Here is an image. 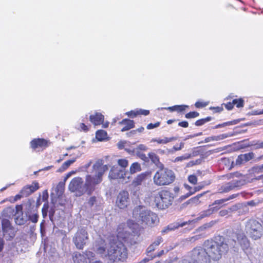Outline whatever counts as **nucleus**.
Segmentation results:
<instances>
[{
  "mask_svg": "<svg viewBox=\"0 0 263 263\" xmlns=\"http://www.w3.org/2000/svg\"><path fill=\"white\" fill-rule=\"evenodd\" d=\"M193 194H194V192H192V191H190L189 193H187L185 195L181 196L180 199L182 201V200L187 198V197H189V196H190L191 195H192Z\"/></svg>",
  "mask_w": 263,
  "mask_h": 263,
  "instance_id": "obj_58",
  "label": "nucleus"
},
{
  "mask_svg": "<svg viewBox=\"0 0 263 263\" xmlns=\"http://www.w3.org/2000/svg\"><path fill=\"white\" fill-rule=\"evenodd\" d=\"M212 120V118L211 117H208L204 119H201L200 120H198L196 121L195 124L196 126H201L203 125L206 122H208Z\"/></svg>",
  "mask_w": 263,
  "mask_h": 263,
  "instance_id": "obj_38",
  "label": "nucleus"
},
{
  "mask_svg": "<svg viewBox=\"0 0 263 263\" xmlns=\"http://www.w3.org/2000/svg\"><path fill=\"white\" fill-rule=\"evenodd\" d=\"M239 122V120H233V121H229V122H224L222 124H218L216 126L215 128H220V127H224V126H230V125H235L237 123H238Z\"/></svg>",
  "mask_w": 263,
  "mask_h": 263,
  "instance_id": "obj_35",
  "label": "nucleus"
},
{
  "mask_svg": "<svg viewBox=\"0 0 263 263\" xmlns=\"http://www.w3.org/2000/svg\"><path fill=\"white\" fill-rule=\"evenodd\" d=\"M160 125V122H158L155 123V124L150 123L148 124L147 126V128L148 129H153L154 128L157 127Z\"/></svg>",
  "mask_w": 263,
  "mask_h": 263,
  "instance_id": "obj_52",
  "label": "nucleus"
},
{
  "mask_svg": "<svg viewBox=\"0 0 263 263\" xmlns=\"http://www.w3.org/2000/svg\"><path fill=\"white\" fill-rule=\"evenodd\" d=\"M236 209V206H233L232 207H231L230 208H229L227 210H221L219 212V215L220 216H226L230 212H231V211H235Z\"/></svg>",
  "mask_w": 263,
  "mask_h": 263,
  "instance_id": "obj_37",
  "label": "nucleus"
},
{
  "mask_svg": "<svg viewBox=\"0 0 263 263\" xmlns=\"http://www.w3.org/2000/svg\"><path fill=\"white\" fill-rule=\"evenodd\" d=\"M237 175H238L237 173H231V174L226 175L223 176V177L226 179L230 180L231 179H233L235 176L237 177Z\"/></svg>",
  "mask_w": 263,
  "mask_h": 263,
  "instance_id": "obj_51",
  "label": "nucleus"
},
{
  "mask_svg": "<svg viewBox=\"0 0 263 263\" xmlns=\"http://www.w3.org/2000/svg\"><path fill=\"white\" fill-rule=\"evenodd\" d=\"M118 164L121 167L125 168L128 165V161L125 159H120L118 160Z\"/></svg>",
  "mask_w": 263,
  "mask_h": 263,
  "instance_id": "obj_42",
  "label": "nucleus"
},
{
  "mask_svg": "<svg viewBox=\"0 0 263 263\" xmlns=\"http://www.w3.org/2000/svg\"><path fill=\"white\" fill-rule=\"evenodd\" d=\"M243 100L242 99H234L232 101L233 106L235 105L237 107H241L243 106Z\"/></svg>",
  "mask_w": 263,
  "mask_h": 263,
  "instance_id": "obj_41",
  "label": "nucleus"
},
{
  "mask_svg": "<svg viewBox=\"0 0 263 263\" xmlns=\"http://www.w3.org/2000/svg\"><path fill=\"white\" fill-rule=\"evenodd\" d=\"M204 194V193H202V194H198L196 196L193 197V198H191L190 200H189L187 201H186L185 204H189V203H195V202H197L199 199Z\"/></svg>",
  "mask_w": 263,
  "mask_h": 263,
  "instance_id": "obj_40",
  "label": "nucleus"
},
{
  "mask_svg": "<svg viewBox=\"0 0 263 263\" xmlns=\"http://www.w3.org/2000/svg\"><path fill=\"white\" fill-rule=\"evenodd\" d=\"M191 154H186L183 156L177 157L175 159L174 162L187 160L191 158Z\"/></svg>",
  "mask_w": 263,
  "mask_h": 263,
  "instance_id": "obj_39",
  "label": "nucleus"
},
{
  "mask_svg": "<svg viewBox=\"0 0 263 263\" xmlns=\"http://www.w3.org/2000/svg\"><path fill=\"white\" fill-rule=\"evenodd\" d=\"M147 149V147L144 144H140L136 148H134L132 151L126 149L129 153H136L137 151L139 150L141 151H146Z\"/></svg>",
  "mask_w": 263,
  "mask_h": 263,
  "instance_id": "obj_36",
  "label": "nucleus"
},
{
  "mask_svg": "<svg viewBox=\"0 0 263 263\" xmlns=\"http://www.w3.org/2000/svg\"><path fill=\"white\" fill-rule=\"evenodd\" d=\"M228 201V199H226V198L221 199L219 200H215L213 203L212 204V205H216V204H220L224 202Z\"/></svg>",
  "mask_w": 263,
  "mask_h": 263,
  "instance_id": "obj_55",
  "label": "nucleus"
},
{
  "mask_svg": "<svg viewBox=\"0 0 263 263\" xmlns=\"http://www.w3.org/2000/svg\"><path fill=\"white\" fill-rule=\"evenodd\" d=\"M176 111H181L184 110L187 106L186 105H176Z\"/></svg>",
  "mask_w": 263,
  "mask_h": 263,
  "instance_id": "obj_60",
  "label": "nucleus"
},
{
  "mask_svg": "<svg viewBox=\"0 0 263 263\" xmlns=\"http://www.w3.org/2000/svg\"><path fill=\"white\" fill-rule=\"evenodd\" d=\"M148 157L158 168H162L163 167V164L160 162L159 157L154 153L151 152L148 154Z\"/></svg>",
  "mask_w": 263,
  "mask_h": 263,
  "instance_id": "obj_26",
  "label": "nucleus"
},
{
  "mask_svg": "<svg viewBox=\"0 0 263 263\" xmlns=\"http://www.w3.org/2000/svg\"><path fill=\"white\" fill-rule=\"evenodd\" d=\"M148 197L155 205L160 209H165L171 205L174 200V196L170 191L161 190L157 192L154 191L148 194Z\"/></svg>",
  "mask_w": 263,
  "mask_h": 263,
  "instance_id": "obj_4",
  "label": "nucleus"
},
{
  "mask_svg": "<svg viewBox=\"0 0 263 263\" xmlns=\"http://www.w3.org/2000/svg\"><path fill=\"white\" fill-rule=\"evenodd\" d=\"M141 170V165L138 162L133 163L130 166L129 172L131 174H134Z\"/></svg>",
  "mask_w": 263,
  "mask_h": 263,
  "instance_id": "obj_33",
  "label": "nucleus"
},
{
  "mask_svg": "<svg viewBox=\"0 0 263 263\" xmlns=\"http://www.w3.org/2000/svg\"><path fill=\"white\" fill-rule=\"evenodd\" d=\"M251 174H258L263 173V164L255 165L249 170Z\"/></svg>",
  "mask_w": 263,
  "mask_h": 263,
  "instance_id": "obj_32",
  "label": "nucleus"
},
{
  "mask_svg": "<svg viewBox=\"0 0 263 263\" xmlns=\"http://www.w3.org/2000/svg\"><path fill=\"white\" fill-rule=\"evenodd\" d=\"M136 154L141 159L146 161L147 158L144 154L141 153L139 151H137Z\"/></svg>",
  "mask_w": 263,
  "mask_h": 263,
  "instance_id": "obj_56",
  "label": "nucleus"
},
{
  "mask_svg": "<svg viewBox=\"0 0 263 263\" xmlns=\"http://www.w3.org/2000/svg\"><path fill=\"white\" fill-rule=\"evenodd\" d=\"M92 167L95 175L93 176L87 175L84 185H83V181L81 178L75 177L72 179L68 186L69 190L71 192H76L77 195L79 196L86 192L88 195L92 193L95 190V185L102 181L103 173L107 169L106 165L102 167V164L99 161H97L93 165Z\"/></svg>",
  "mask_w": 263,
  "mask_h": 263,
  "instance_id": "obj_1",
  "label": "nucleus"
},
{
  "mask_svg": "<svg viewBox=\"0 0 263 263\" xmlns=\"http://www.w3.org/2000/svg\"><path fill=\"white\" fill-rule=\"evenodd\" d=\"M246 230L250 237L256 240L259 238L263 233V227L258 221L251 219L247 223Z\"/></svg>",
  "mask_w": 263,
  "mask_h": 263,
  "instance_id": "obj_7",
  "label": "nucleus"
},
{
  "mask_svg": "<svg viewBox=\"0 0 263 263\" xmlns=\"http://www.w3.org/2000/svg\"><path fill=\"white\" fill-rule=\"evenodd\" d=\"M76 157L73 158H72L71 160H67L65 161L62 166L59 168L58 170V172H63L65 171L66 169H67L72 163H73L76 159L79 158L81 154L80 153H78L77 154H74Z\"/></svg>",
  "mask_w": 263,
  "mask_h": 263,
  "instance_id": "obj_21",
  "label": "nucleus"
},
{
  "mask_svg": "<svg viewBox=\"0 0 263 263\" xmlns=\"http://www.w3.org/2000/svg\"><path fill=\"white\" fill-rule=\"evenodd\" d=\"M251 145L254 147V149L263 148V141H258L256 143H254L253 142V143H251Z\"/></svg>",
  "mask_w": 263,
  "mask_h": 263,
  "instance_id": "obj_45",
  "label": "nucleus"
},
{
  "mask_svg": "<svg viewBox=\"0 0 263 263\" xmlns=\"http://www.w3.org/2000/svg\"><path fill=\"white\" fill-rule=\"evenodd\" d=\"M218 209L219 208H217V206L210 208L208 210L201 212L199 214L198 219H201L204 217L209 216L210 215L212 214L214 212L217 211Z\"/></svg>",
  "mask_w": 263,
  "mask_h": 263,
  "instance_id": "obj_28",
  "label": "nucleus"
},
{
  "mask_svg": "<svg viewBox=\"0 0 263 263\" xmlns=\"http://www.w3.org/2000/svg\"><path fill=\"white\" fill-rule=\"evenodd\" d=\"M31 146L33 149L42 147L47 145V141L44 139H34L31 141Z\"/></svg>",
  "mask_w": 263,
  "mask_h": 263,
  "instance_id": "obj_23",
  "label": "nucleus"
},
{
  "mask_svg": "<svg viewBox=\"0 0 263 263\" xmlns=\"http://www.w3.org/2000/svg\"><path fill=\"white\" fill-rule=\"evenodd\" d=\"M26 215L28 216L29 220L32 222L36 223L37 222L39 214L37 212V207L35 208V209L33 210V212L27 211Z\"/></svg>",
  "mask_w": 263,
  "mask_h": 263,
  "instance_id": "obj_27",
  "label": "nucleus"
},
{
  "mask_svg": "<svg viewBox=\"0 0 263 263\" xmlns=\"http://www.w3.org/2000/svg\"><path fill=\"white\" fill-rule=\"evenodd\" d=\"M234 135L232 133H226V134H223L219 135L218 136H212V137H209L205 139L204 141L205 142H209L211 141H219L221 140H223L224 139H226L228 137H232Z\"/></svg>",
  "mask_w": 263,
  "mask_h": 263,
  "instance_id": "obj_22",
  "label": "nucleus"
},
{
  "mask_svg": "<svg viewBox=\"0 0 263 263\" xmlns=\"http://www.w3.org/2000/svg\"><path fill=\"white\" fill-rule=\"evenodd\" d=\"M65 182L64 181L60 182L57 185L55 188V192L57 195L59 197L62 195L64 192L65 190Z\"/></svg>",
  "mask_w": 263,
  "mask_h": 263,
  "instance_id": "obj_31",
  "label": "nucleus"
},
{
  "mask_svg": "<svg viewBox=\"0 0 263 263\" xmlns=\"http://www.w3.org/2000/svg\"><path fill=\"white\" fill-rule=\"evenodd\" d=\"M181 150V147H179V146H174L172 149H168L167 148V151L168 154H173L176 151H178Z\"/></svg>",
  "mask_w": 263,
  "mask_h": 263,
  "instance_id": "obj_50",
  "label": "nucleus"
},
{
  "mask_svg": "<svg viewBox=\"0 0 263 263\" xmlns=\"http://www.w3.org/2000/svg\"><path fill=\"white\" fill-rule=\"evenodd\" d=\"M119 124L125 125L124 127L121 129V132H123L128 130L134 127V121L127 119L123 120L119 122Z\"/></svg>",
  "mask_w": 263,
  "mask_h": 263,
  "instance_id": "obj_24",
  "label": "nucleus"
},
{
  "mask_svg": "<svg viewBox=\"0 0 263 263\" xmlns=\"http://www.w3.org/2000/svg\"><path fill=\"white\" fill-rule=\"evenodd\" d=\"M48 208H49L48 204L47 203H45L44 204L42 210V215L44 218H45L47 215V213L48 212Z\"/></svg>",
  "mask_w": 263,
  "mask_h": 263,
  "instance_id": "obj_44",
  "label": "nucleus"
},
{
  "mask_svg": "<svg viewBox=\"0 0 263 263\" xmlns=\"http://www.w3.org/2000/svg\"><path fill=\"white\" fill-rule=\"evenodd\" d=\"M39 189V183L35 181L32 182L31 184L26 185L23 187L21 193L24 197H27Z\"/></svg>",
  "mask_w": 263,
  "mask_h": 263,
  "instance_id": "obj_14",
  "label": "nucleus"
},
{
  "mask_svg": "<svg viewBox=\"0 0 263 263\" xmlns=\"http://www.w3.org/2000/svg\"><path fill=\"white\" fill-rule=\"evenodd\" d=\"M237 240L242 250H245L250 247V242L243 233H239L237 235Z\"/></svg>",
  "mask_w": 263,
  "mask_h": 263,
  "instance_id": "obj_19",
  "label": "nucleus"
},
{
  "mask_svg": "<svg viewBox=\"0 0 263 263\" xmlns=\"http://www.w3.org/2000/svg\"><path fill=\"white\" fill-rule=\"evenodd\" d=\"M97 252L102 256L107 257L111 262L125 260L127 257V249L122 242L118 241L115 237H110L106 247H100Z\"/></svg>",
  "mask_w": 263,
  "mask_h": 263,
  "instance_id": "obj_2",
  "label": "nucleus"
},
{
  "mask_svg": "<svg viewBox=\"0 0 263 263\" xmlns=\"http://www.w3.org/2000/svg\"><path fill=\"white\" fill-rule=\"evenodd\" d=\"M88 240V234L84 228L79 229L73 237V242L78 249H83Z\"/></svg>",
  "mask_w": 263,
  "mask_h": 263,
  "instance_id": "obj_9",
  "label": "nucleus"
},
{
  "mask_svg": "<svg viewBox=\"0 0 263 263\" xmlns=\"http://www.w3.org/2000/svg\"><path fill=\"white\" fill-rule=\"evenodd\" d=\"M27 219L22 214H20L17 213V215L15 218V222L16 224L23 225L26 223Z\"/></svg>",
  "mask_w": 263,
  "mask_h": 263,
  "instance_id": "obj_34",
  "label": "nucleus"
},
{
  "mask_svg": "<svg viewBox=\"0 0 263 263\" xmlns=\"http://www.w3.org/2000/svg\"><path fill=\"white\" fill-rule=\"evenodd\" d=\"M187 224V222L182 223H171L167 226L164 227L161 231V233L163 235L167 234L170 231H174L178 229L179 227H183Z\"/></svg>",
  "mask_w": 263,
  "mask_h": 263,
  "instance_id": "obj_18",
  "label": "nucleus"
},
{
  "mask_svg": "<svg viewBox=\"0 0 263 263\" xmlns=\"http://www.w3.org/2000/svg\"><path fill=\"white\" fill-rule=\"evenodd\" d=\"M233 107H234V106H233L232 102V103L229 102V103H228L225 104V107L228 110H231L233 108Z\"/></svg>",
  "mask_w": 263,
  "mask_h": 263,
  "instance_id": "obj_63",
  "label": "nucleus"
},
{
  "mask_svg": "<svg viewBox=\"0 0 263 263\" xmlns=\"http://www.w3.org/2000/svg\"><path fill=\"white\" fill-rule=\"evenodd\" d=\"M175 179L174 173L172 170L163 167L155 173L153 177V181L154 184L158 186H163L171 184Z\"/></svg>",
  "mask_w": 263,
  "mask_h": 263,
  "instance_id": "obj_5",
  "label": "nucleus"
},
{
  "mask_svg": "<svg viewBox=\"0 0 263 263\" xmlns=\"http://www.w3.org/2000/svg\"><path fill=\"white\" fill-rule=\"evenodd\" d=\"M246 183V181L244 179H233L231 181L221 186L219 189V192L227 193L233 190L236 187H240Z\"/></svg>",
  "mask_w": 263,
  "mask_h": 263,
  "instance_id": "obj_12",
  "label": "nucleus"
},
{
  "mask_svg": "<svg viewBox=\"0 0 263 263\" xmlns=\"http://www.w3.org/2000/svg\"><path fill=\"white\" fill-rule=\"evenodd\" d=\"M84 256L86 257V258L87 257L88 259H90L91 258L93 257L94 254L90 251H86L85 252V255Z\"/></svg>",
  "mask_w": 263,
  "mask_h": 263,
  "instance_id": "obj_57",
  "label": "nucleus"
},
{
  "mask_svg": "<svg viewBox=\"0 0 263 263\" xmlns=\"http://www.w3.org/2000/svg\"><path fill=\"white\" fill-rule=\"evenodd\" d=\"M149 114V111L148 110L140 109L137 110V115H143L147 116Z\"/></svg>",
  "mask_w": 263,
  "mask_h": 263,
  "instance_id": "obj_54",
  "label": "nucleus"
},
{
  "mask_svg": "<svg viewBox=\"0 0 263 263\" xmlns=\"http://www.w3.org/2000/svg\"><path fill=\"white\" fill-rule=\"evenodd\" d=\"M254 156L255 154L253 152L239 155L236 160L235 165L240 166L253 159Z\"/></svg>",
  "mask_w": 263,
  "mask_h": 263,
  "instance_id": "obj_16",
  "label": "nucleus"
},
{
  "mask_svg": "<svg viewBox=\"0 0 263 263\" xmlns=\"http://www.w3.org/2000/svg\"><path fill=\"white\" fill-rule=\"evenodd\" d=\"M204 247L210 258L218 260L221 258L223 253L228 250V245L225 242L224 238L218 236L215 240H207L204 242Z\"/></svg>",
  "mask_w": 263,
  "mask_h": 263,
  "instance_id": "obj_3",
  "label": "nucleus"
},
{
  "mask_svg": "<svg viewBox=\"0 0 263 263\" xmlns=\"http://www.w3.org/2000/svg\"><path fill=\"white\" fill-rule=\"evenodd\" d=\"M96 138L100 141H104L107 138V134L104 130H98L96 133Z\"/></svg>",
  "mask_w": 263,
  "mask_h": 263,
  "instance_id": "obj_30",
  "label": "nucleus"
},
{
  "mask_svg": "<svg viewBox=\"0 0 263 263\" xmlns=\"http://www.w3.org/2000/svg\"><path fill=\"white\" fill-rule=\"evenodd\" d=\"M163 241L162 237L158 236L155 241L147 248V252L151 253L156 250L157 247Z\"/></svg>",
  "mask_w": 263,
  "mask_h": 263,
  "instance_id": "obj_25",
  "label": "nucleus"
},
{
  "mask_svg": "<svg viewBox=\"0 0 263 263\" xmlns=\"http://www.w3.org/2000/svg\"><path fill=\"white\" fill-rule=\"evenodd\" d=\"M96 202H97L96 197L93 196V197H90V198L89 199V200L88 201V203L90 206H92L96 203Z\"/></svg>",
  "mask_w": 263,
  "mask_h": 263,
  "instance_id": "obj_53",
  "label": "nucleus"
},
{
  "mask_svg": "<svg viewBox=\"0 0 263 263\" xmlns=\"http://www.w3.org/2000/svg\"><path fill=\"white\" fill-rule=\"evenodd\" d=\"M151 142H157L159 144H166L167 143V137H165L163 139H153Z\"/></svg>",
  "mask_w": 263,
  "mask_h": 263,
  "instance_id": "obj_47",
  "label": "nucleus"
},
{
  "mask_svg": "<svg viewBox=\"0 0 263 263\" xmlns=\"http://www.w3.org/2000/svg\"><path fill=\"white\" fill-rule=\"evenodd\" d=\"M73 260L74 263H84L86 260V257L78 252L73 254Z\"/></svg>",
  "mask_w": 263,
  "mask_h": 263,
  "instance_id": "obj_29",
  "label": "nucleus"
},
{
  "mask_svg": "<svg viewBox=\"0 0 263 263\" xmlns=\"http://www.w3.org/2000/svg\"><path fill=\"white\" fill-rule=\"evenodd\" d=\"M192 263H210V259L205 249L201 247L195 248L191 252Z\"/></svg>",
  "mask_w": 263,
  "mask_h": 263,
  "instance_id": "obj_8",
  "label": "nucleus"
},
{
  "mask_svg": "<svg viewBox=\"0 0 263 263\" xmlns=\"http://www.w3.org/2000/svg\"><path fill=\"white\" fill-rule=\"evenodd\" d=\"M74 173L75 172L74 171H71L67 174L64 179V182H66V181L71 176V175Z\"/></svg>",
  "mask_w": 263,
  "mask_h": 263,
  "instance_id": "obj_64",
  "label": "nucleus"
},
{
  "mask_svg": "<svg viewBox=\"0 0 263 263\" xmlns=\"http://www.w3.org/2000/svg\"><path fill=\"white\" fill-rule=\"evenodd\" d=\"M2 228L3 235L7 240H11L15 236L16 231L9 220L2 219Z\"/></svg>",
  "mask_w": 263,
  "mask_h": 263,
  "instance_id": "obj_11",
  "label": "nucleus"
},
{
  "mask_svg": "<svg viewBox=\"0 0 263 263\" xmlns=\"http://www.w3.org/2000/svg\"><path fill=\"white\" fill-rule=\"evenodd\" d=\"M178 125L183 127H187L189 123L187 121H182L178 123Z\"/></svg>",
  "mask_w": 263,
  "mask_h": 263,
  "instance_id": "obj_62",
  "label": "nucleus"
},
{
  "mask_svg": "<svg viewBox=\"0 0 263 263\" xmlns=\"http://www.w3.org/2000/svg\"><path fill=\"white\" fill-rule=\"evenodd\" d=\"M188 180L190 183H191L193 184H195L197 182V177L195 175L189 176L188 177Z\"/></svg>",
  "mask_w": 263,
  "mask_h": 263,
  "instance_id": "obj_48",
  "label": "nucleus"
},
{
  "mask_svg": "<svg viewBox=\"0 0 263 263\" xmlns=\"http://www.w3.org/2000/svg\"><path fill=\"white\" fill-rule=\"evenodd\" d=\"M149 176L150 173L148 172L142 173L138 175L133 180L132 185L135 187L141 185L142 183L146 179L147 177H149Z\"/></svg>",
  "mask_w": 263,
  "mask_h": 263,
  "instance_id": "obj_17",
  "label": "nucleus"
},
{
  "mask_svg": "<svg viewBox=\"0 0 263 263\" xmlns=\"http://www.w3.org/2000/svg\"><path fill=\"white\" fill-rule=\"evenodd\" d=\"M199 116V114L196 111L190 112L185 115V118L187 119L194 118Z\"/></svg>",
  "mask_w": 263,
  "mask_h": 263,
  "instance_id": "obj_43",
  "label": "nucleus"
},
{
  "mask_svg": "<svg viewBox=\"0 0 263 263\" xmlns=\"http://www.w3.org/2000/svg\"><path fill=\"white\" fill-rule=\"evenodd\" d=\"M118 241L132 245L135 241L133 240L134 235L127 230V228H123V225L119 226L117 229V235L114 236Z\"/></svg>",
  "mask_w": 263,
  "mask_h": 263,
  "instance_id": "obj_10",
  "label": "nucleus"
},
{
  "mask_svg": "<svg viewBox=\"0 0 263 263\" xmlns=\"http://www.w3.org/2000/svg\"><path fill=\"white\" fill-rule=\"evenodd\" d=\"M203 237V235L201 234V235H195L192 237L189 238L188 239H189V241H190L191 242H194L196 240L201 239Z\"/></svg>",
  "mask_w": 263,
  "mask_h": 263,
  "instance_id": "obj_49",
  "label": "nucleus"
},
{
  "mask_svg": "<svg viewBox=\"0 0 263 263\" xmlns=\"http://www.w3.org/2000/svg\"><path fill=\"white\" fill-rule=\"evenodd\" d=\"M89 120L95 125H99L103 123L104 116L101 113L96 112L95 115L90 116Z\"/></svg>",
  "mask_w": 263,
  "mask_h": 263,
  "instance_id": "obj_20",
  "label": "nucleus"
},
{
  "mask_svg": "<svg viewBox=\"0 0 263 263\" xmlns=\"http://www.w3.org/2000/svg\"><path fill=\"white\" fill-rule=\"evenodd\" d=\"M54 210L53 208H51L49 211V217L51 220H52V217L54 214Z\"/></svg>",
  "mask_w": 263,
  "mask_h": 263,
  "instance_id": "obj_61",
  "label": "nucleus"
},
{
  "mask_svg": "<svg viewBox=\"0 0 263 263\" xmlns=\"http://www.w3.org/2000/svg\"><path fill=\"white\" fill-rule=\"evenodd\" d=\"M126 115H127L128 116H130L131 117H136L137 115V111H130L129 112H127L126 113Z\"/></svg>",
  "mask_w": 263,
  "mask_h": 263,
  "instance_id": "obj_59",
  "label": "nucleus"
},
{
  "mask_svg": "<svg viewBox=\"0 0 263 263\" xmlns=\"http://www.w3.org/2000/svg\"><path fill=\"white\" fill-rule=\"evenodd\" d=\"M134 214H138V219L142 223L145 224L149 226H152L158 222L157 215L154 212L146 209L145 208L139 207L135 209Z\"/></svg>",
  "mask_w": 263,
  "mask_h": 263,
  "instance_id": "obj_6",
  "label": "nucleus"
},
{
  "mask_svg": "<svg viewBox=\"0 0 263 263\" xmlns=\"http://www.w3.org/2000/svg\"><path fill=\"white\" fill-rule=\"evenodd\" d=\"M130 203L129 194L126 191H121L117 196L116 205L120 209H124Z\"/></svg>",
  "mask_w": 263,
  "mask_h": 263,
  "instance_id": "obj_13",
  "label": "nucleus"
},
{
  "mask_svg": "<svg viewBox=\"0 0 263 263\" xmlns=\"http://www.w3.org/2000/svg\"><path fill=\"white\" fill-rule=\"evenodd\" d=\"M208 104H209V102L197 101L195 103V106L197 108H201V107H205V106H207Z\"/></svg>",
  "mask_w": 263,
  "mask_h": 263,
  "instance_id": "obj_46",
  "label": "nucleus"
},
{
  "mask_svg": "<svg viewBox=\"0 0 263 263\" xmlns=\"http://www.w3.org/2000/svg\"><path fill=\"white\" fill-rule=\"evenodd\" d=\"M126 176L124 170L119 169L117 166H113L111 168L109 178L110 179H123Z\"/></svg>",
  "mask_w": 263,
  "mask_h": 263,
  "instance_id": "obj_15",
  "label": "nucleus"
}]
</instances>
